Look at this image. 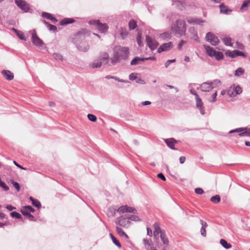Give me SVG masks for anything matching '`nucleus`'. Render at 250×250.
<instances>
[{
    "mask_svg": "<svg viewBox=\"0 0 250 250\" xmlns=\"http://www.w3.org/2000/svg\"><path fill=\"white\" fill-rule=\"evenodd\" d=\"M75 21V20L72 18H65L60 21V25H65L68 24L72 23Z\"/></svg>",
    "mask_w": 250,
    "mask_h": 250,
    "instance_id": "cd10ccee",
    "label": "nucleus"
},
{
    "mask_svg": "<svg viewBox=\"0 0 250 250\" xmlns=\"http://www.w3.org/2000/svg\"><path fill=\"white\" fill-rule=\"evenodd\" d=\"M116 214V211L113 208H109L108 211V215L111 216H114Z\"/></svg>",
    "mask_w": 250,
    "mask_h": 250,
    "instance_id": "6e6d98bb",
    "label": "nucleus"
},
{
    "mask_svg": "<svg viewBox=\"0 0 250 250\" xmlns=\"http://www.w3.org/2000/svg\"><path fill=\"white\" fill-rule=\"evenodd\" d=\"M143 61H144L143 58L136 57L131 61L130 64L131 65H135L138 64L140 62Z\"/></svg>",
    "mask_w": 250,
    "mask_h": 250,
    "instance_id": "c756f323",
    "label": "nucleus"
},
{
    "mask_svg": "<svg viewBox=\"0 0 250 250\" xmlns=\"http://www.w3.org/2000/svg\"><path fill=\"white\" fill-rule=\"evenodd\" d=\"M209 82L203 83L201 85V89L202 91H209L211 90V87Z\"/></svg>",
    "mask_w": 250,
    "mask_h": 250,
    "instance_id": "4be33fe9",
    "label": "nucleus"
},
{
    "mask_svg": "<svg viewBox=\"0 0 250 250\" xmlns=\"http://www.w3.org/2000/svg\"><path fill=\"white\" fill-rule=\"evenodd\" d=\"M102 62H94L89 64V66L92 68H100L102 66Z\"/></svg>",
    "mask_w": 250,
    "mask_h": 250,
    "instance_id": "58836bf2",
    "label": "nucleus"
},
{
    "mask_svg": "<svg viewBox=\"0 0 250 250\" xmlns=\"http://www.w3.org/2000/svg\"><path fill=\"white\" fill-rule=\"evenodd\" d=\"M29 199L32 202V204L33 205V206L36 208H41L42 205L40 202L39 200L34 199L32 196H30Z\"/></svg>",
    "mask_w": 250,
    "mask_h": 250,
    "instance_id": "393cba45",
    "label": "nucleus"
},
{
    "mask_svg": "<svg viewBox=\"0 0 250 250\" xmlns=\"http://www.w3.org/2000/svg\"><path fill=\"white\" fill-rule=\"evenodd\" d=\"M129 49L125 47H115L114 49L113 56L111 58V63L114 65L122 60H126L128 57Z\"/></svg>",
    "mask_w": 250,
    "mask_h": 250,
    "instance_id": "f03ea898",
    "label": "nucleus"
},
{
    "mask_svg": "<svg viewBox=\"0 0 250 250\" xmlns=\"http://www.w3.org/2000/svg\"><path fill=\"white\" fill-rule=\"evenodd\" d=\"M165 142L167 145L172 150H176L175 147V144L177 143V141L174 138H169L165 140Z\"/></svg>",
    "mask_w": 250,
    "mask_h": 250,
    "instance_id": "a211bd4d",
    "label": "nucleus"
},
{
    "mask_svg": "<svg viewBox=\"0 0 250 250\" xmlns=\"http://www.w3.org/2000/svg\"><path fill=\"white\" fill-rule=\"evenodd\" d=\"M87 118L91 122H95L97 121V117L95 115L92 114H88L87 115Z\"/></svg>",
    "mask_w": 250,
    "mask_h": 250,
    "instance_id": "8fccbe9b",
    "label": "nucleus"
},
{
    "mask_svg": "<svg viewBox=\"0 0 250 250\" xmlns=\"http://www.w3.org/2000/svg\"><path fill=\"white\" fill-rule=\"evenodd\" d=\"M0 187H1L5 191H8L9 189V187L5 183L0 180Z\"/></svg>",
    "mask_w": 250,
    "mask_h": 250,
    "instance_id": "864d4df0",
    "label": "nucleus"
},
{
    "mask_svg": "<svg viewBox=\"0 0 250 250\" xmlns=\"http://www.w3.org/2000/svg\"><path fill=\"white\" fill-rule=\"evenodd\" d=\"M173 4L175 5L178 9L183 10L185 9L186 1L185 0H173Z\"/></svg>",
    "mask_w": 250,
    "mask_h": 250,
    "instance_id": "f3484780",
    "label": "nucleus"
},
{
    "mask_svg": "<svg viewBox=\"0 0 250 250\" xmlns=\"http://www.w3.org/2000/svg\"><path fill=\"white\" fill-rule=\"evenodd\" d=\"M242 90L241 87L237 85L233 88L231 87L227 92V94L230 97L235 96L236 95L240 94L242 93Z\"/></svg>",
    "mask_w": 250,
    "mask_h": 250,
    "instance_id": "9b49d317",
    "label": "nucleus"
},
{
    "mask_svg": "<svg viewBox=\"0 0 250 250\" xmlns=\"http://www.w3.org/2000/svg\"><path fill=\"white\" fill-rule=\"evenodd\" d=\"M160 238L163 243L166 246L168 245L169 240L166 235L165 231L160 234Z\"/></svg>",
    "mask_w": 250,
    "mask_h": 250,
    "instance_id": "a878e982",
    "label": "nucleus"
},
{
    "mask_svg": "<svg viewBox=\"0 0 250 250\" xmlns=\"http://www.w3.org/2000/svg\"><path fill=\"white\" fill-rule=\"evenodd\" d=\"M146 248L147 250H156L153 247L151 241H147V245L146 246Z\"/></svg>",
    "mask_w": 250,
    "mask_h": 250,
    "instance_id": "a18cd8bd",
    "label": "nucleus"
},
{
    "mask_svg": "<svg viewBox=\"0 0 250 250\" xmlns=\"http://www.w3.org/2000/svg\"><path fill=\"white\" fill-rule=\"evenodd\" d=\"M219 7L220 8V12L223 14H228L232 11L231 10L227 9L224 3L221 4L219 5Z\"/></svg>",
    "mask_w": 250,
    "mask_h": 250,
    "instance_id": "bb28decb",
    "label": "nucleus"
},
{
    "mask_svg": "<svg viewBox=\"0 0 250 250\" xmlns=\"http://www.w3.org/2000/svg\"><path fill=\"white\" fill-rule=\"evenodd\" d=\"M4 77L8 81H11L14 78L13 74L9 70H3L1 72Z\"/></svg>",
    "mask_w": 250,
    "mask_h": 250,
    "instance_id": "6ab92c4d",
    "label": "nucleus"
},
{
    "mask_svg": "<svg viewBox=\"0 0 250 250\" xmlns=\"http://www.w3.org/2000/svg\"><path fill=\"white\" fill-rule=\"evenodd\" d=\"M176 62L175 59H172V60H168L166 61L165 62V65L166 68H167L168 66L170 65L171 63L174 62Z\"/></svg>",
    "mask_w": 250,
    "mask_h": 250,
    "instance_id": "13d9d810",
    "label": "nucleus"
},
{
    "mask_svg": "<svg viewBox=\"0 0 250 250\" xmlns=\"http://www.w3.org/2000/svg\"><path fill=\"white\" fill-rule=\"evenodd\" d=\"M200 222L202 225V227H201V228L200 229L201 234L203 237H205L207 235L206 229L208 227V224H207V222L204 221L202 220H200Z\"/></svg>",
    "mask_w": 250,
    "mask_h": 250,
    "instance_id": "412c9836",
    "label": "nucleus"
},
{
    "mask_svg": "<svg viewBox=\"0 0 250 250\" xmlns=\"http://www.w3.org/2000/svg\"><path fill=\"white\" fill-rule=\"evenodd\" d=\"M115 222L117 225L124 228H128L131 223L129 219H127V217H125L123 216H121L116 218Z\"/></svg>",
    "mask_w": 250,
    "mask_h": 250,
    "instance_id": "0eeeda50",
    "label": "nucleus"
},
{
    "mask_svg": "<svg viewBox=\"0 0 250 250\" xmlns=\"http://www.w3.org/2000/svg\"><path fill=\"white\" fill-rule=\"evenodd\" d=\"M21 212L22 215L25 216H27L30 213V212H28V210H27L26 208H25V206L21 209Z\"/></svg>",
    "mask_w": 250,
    "mask_h": 250,
    "instance_id": "5fc2aeb1",
    "label": "nucleus"
},
{
    "mask_svg": "<svg viewBox=\"0 0 250 250\" xmlns=\"http://www.w3.org/2000/svg\"><path fill=\"white\" fill-rule=\"evenodd\" d=\"M204 48L206 50L207 54L209 56H210L211 57H214V56L215 55V53L216 51H215L213 49V48H212V47H210L209 46L207 45H204Z\"/></svg>",
    "mask_w": 250,
    "mask_h": 250,
    "instance_id": "aec40b11",
    "label": "nucleus"
},
{
    "mask_svg": "<svg viewBox=\"0 0 250 250\" xmlns=\"http://www.w3.org/2000/svg\"><path fill=\"white\" fill-rule=\"evenodd\" d=\"M171 35L168 32H165L161 35V38L164 40L169 39Z\"/></svg>",
    "mask_w": 250,
    "mask_h": 250,
    "instance_id": "603ef678",
    "label": "nucleus"
},
{
    "mask_svg": "<svg viewBox=\"0 0 250 250\" xmlns=\"http://www.w3.org/2000/svg\"><path fill=\"white\" fill-rule=\"evenodd\" d=\"M10 215L12 217H14L17 219H21V221H23L21 215L19 213L16 211H13L11 212Z\"/></svg>",
    "mask_w": 250,
    "mask_h": 250,
    "instance_id": "c03bdc74",
    "label": "nucleus"
},
{
    "mask_svg": "<svg viewBox=\"0 0 250 250\" xmlns=\"http://www.w3.org/2000/svg\"><path fill=\"white\" fill-rule=\"evenodd\" d=\"M42 21L48 28L50 31H52L54 32L57 31V28L55 25L50 24L45 20H42Z\"/></svg>",
    "mask_w": 250,
    "mask_h": 250,
    "instance_id": "b1692460",
    "label": "nucleus"
},
{
    "mask_svg": "<svg viewBox=\"0 0 250 250\" xmlns=\"http://www.w3.org/2000/svg\"><path fill=\"white\" fill-rule=\"evenodd\" d=\"M221 39L225 45L229 46H231L232 45V43L231 42L232 40L229 37L226 36L221 38Z\"/></svg>",
    "mask_w": 250,
    "mask_h": 250,
    "instance_id": "5701e85b",
    "label": "nucleus"
},
{
    "mask_svg": "<svg viewBox=\"0 0 250 250\" xmlns=\"http://www.w3.org/2000/svg\"><path fill=\"white\" fill-rule=\"evenodd\" d=\"M146 42L148 47L151 50H154L158 45V43L155 40L152 39L148 35L146 36Z\"/></svg>",
    "mask_w": 250,
    "mask_h": 250,
    "instance_id": "9d476101",
    "label": "nucleus"
},
{
    "mask_svg": "<svg viewBox=\"0 0 250 250\" xmlns=\"http://www.w3.org/2000/svg\"><path fill=\"white\" fill-rule=\"evenodd\" d=\"M187 43L186 41H185L184 40H181L180 42L178 44V49L181 50L182 48V46L184 44Z\"/></svg>",
    "mask_w": 250,
    "mask_h": 250,
    "instance_id": "0e129e2a",
    "label": "nucleus"
},
{
    "mask_svg": "<svg viewBox=\"0 0 250 250\" xmlns=\"http://www.w3.org/2000/svg\"><path fill=\"white\" fill-rule=\"evenodd\" d=\"M15 2L17 5L22 10L25 12H28L29 7L28 4L26 1L23 0H15Z\"/></svg>",
    "mask_w": 250,
    "mask_h": 250,
    "instance_id": "f8f14e48",
    "label": "nucleus"
},
{
    "mask_svg": "<svg viewBox=\"0 0 250 250\" xmlns=\"http://www.w3.org/2000/svg\"><path fill=\"white\" fill-rule=\"evenodd\" d=\"M157 177L164 181H165L166 180V178L165 175L162 173H160L158 174Z\"/></svg>",
    "mask_w": 250,
    "mask_h": 250,
    "instance_id": "774afa93",
    "label": "nucleus"
},
{
    "mask_svg": "<svg viewBox=\"0 0 250 250\" xmlns=\"http://www.w3.org/2000/svg\"><path fill=\"white\" fill-rule=\"evenodd\" d=\"M42 16L43 18H45L46 19L50 20H51V18H52V17H53V15L52 14H51L50 13H49L45 12H42Z\"/></svg>",
    "mask_w": 250,
    "mask_h": 250,
    "instance_id": "de8ad7c7",
    "label": "nucleus"
},
{
    "mask_svg": "<svg viewBox=\"0 0 250 250\" xmlns=\"http://www.w3.org/2000/svg\"><path fill=\"white\" fill-rule=\"evenodd\" d=\"M172 47L173 43L171 42L163 43L158 48V52L160 53L163 51H168L170 50Z\"/></svg>",
    "mask_w": 250,
    "mask_h": 250,
    "instance_id": "2eb2a0df",
    "label": "nucleus"
},
{
    "mask_svg": "<svg viewBox=\"0 0 250 250\" xmlns=\"http://www.w3.org/2000/svg\"><path fill=\"white\" fill-rule=\"evenodd\" d=\"M225 54L227 56H229L231 58H234L238 56H243L244 57H247V55L245 53L238 50H234L232 51L228 50L225 52Z\"/></svg>",
    "mask_w": 250,
    "mask_h": 250,
    "instance_id": "1a4fd4ad",
    "label": "nucleus"
},
{
    "mask_svg": "<svg viewBox=\"0 0 250 250\" xmlns=\"http://www.w3.org/2000/svg\"><path fill=\"white\" fill-rule=\"evenodd\" d=\"M187 30L186 21L181 19L177 20L175 22L172 23L171 30L175 35L181 37L185 35Z\"/></svg>",
    "mask_w": 250,
    "mask_h": 250,
    "instance_id": "7ed1b4c3",
    "label": "nucleus"
},
{
    "mask_svg": "<svg viewBox=\"0 0 250 250\" xmlns=\"http://www.w3.org/2000/svg\"><path fill=\"white\" fill-rule=\"evenodd\" d=\"M208 82L211 86L210 87H211L212 89L219 86L221 84V81L218 79H215Z\"/></svg>",
    "mask_w": 250,
    "mask_h": 250,
    "instance_id": "c85d7f7f",
    "label": "nucleus"
},
{
    "mask_svg": "<svg viewBox=\"0 0 250 250\" xmlns=\"http://www.w3.org/2000/svg\"><path fill=\"white\" fill-rule=\"evenodd\" d=\"M109 236L112 239L113 243L117 246L119 248H121L122 247L121 243L119 242V241L116 239V237L114 236V235L112 233L109 234Z\"/></svg>",
    "mask_w": 250,
    "mask_h": 250,
    "instance_id": "f704fd0d",
    "label": "nucleus"
},
{
    "mask_svg": "<svg viewBox=\"0 0 250 250\" xmlns=\"http://www.w3.org/2000/svg\"><path fill=\"white\" fill-rule=\"evenodd\" d=\"M128 27L130 30H133L137 27V22L134 20H131L128 23Z\"/></svg>",
    "mask_w": 250,
    "mask_h": 250,
    "instance_id": "e433bc0d",
    "label": "nucleus"
},
{
    "mask_svg": "<svg viewBox=\"0 0 250 250\" xmlns=\"http://www.w3.org/2000/svg\"><path fill=\"white\" fill-rule=\"evenodd\" d=\"M195 192L198 194H202L204 193V190L202 188H198L195 189Z\"/></svg>",
    "mask_w": 250,
    "mask_h": 250,
    "instance_id": "680f3d73",
    "label": "nucleus"
},
{
    "mask_svg": "<svg viewBox=\"0 0 250 250\" xmlns=\"http://www.w3.org/2000/svg\"><path fill=\"white\" fill-rule=\"evenodd\" d=\"M220 243L221 245L226 249H229L231 248V245L230 243H228L225 239H221Z\"/></svg>",
    "mask_w": 250,
    "mask_h": 250,
    "instance_id": "72a5a7b5",
    "label": "nucleus"
},
{
    "mask_svg": "<svg viewBox=\"0 0 250 250\" xmlns=\"http://www.w3.org/2000/svg\"><path fill=\"white\" fill-rule=\"evenodd\" d=\"M116 230L118 234L122 237H125V238L128 239V235L125 233V232L123 230V229L119 227H116Z\"/></svg>",
    "mask_w": 250,
    "mask_h": 250,
    "instance_id": "7c9ffc66",
    "label": "nucleus"
},
{
    "mask_svg": "<svg viewBox=\"0 0 250 250\" xmlns=\"http://www.w3.org/2000/svg\"><path fill=\"white\" fill-rule=\"evenodd\" d=\"M25 208H26L28 210V212H34L35 210L34 208H33L31 206L28 205L25 206Z\"/></svg>",
    "mask_w": 250,
    "mask_h": 250,
    "instance_id": "338daca9",
    "label": "nucleus"
},
{
    "mask_svg": "<svg viewBox=\"0 0 250 250\" xmlns=\"http://www.w3.org/2000/svg\"><path fill=\"white\" fill-rule=\"evenodd\" d=\"M12 184L13 187L17 189V190L19 191L20 189V186L19 184L17 182H13Z\"/></svg>",
    "mask_w": 250,
    "mask_h": 250,
    "instance_id": "bf43d9fd",
    "label": "nucleus"
},
{
    "mask_svg": "<svg viewBox=\"0 0 250 250\" xmlns=\"http://www.w3.org/2000/svg\"><path fill=\"white\" fill-rule=\"evenodd\" d=\"M118 212L121 213H124L125 212H130L134 214H137V210L131 207H128L127 205L122 206L119 207L117 210Z\"/></svg>",
    "mask_w": 250,
    "mask_h": 250,
    "instance_id": "6e6552de",
    "label": "nucleus"
},
{
    "mask_svg": "<svg viewBox=\"0 0 250 250\" xmlns=\"http://www.w3.org/2000/svg\"><path fill=\"white\" fill-rule=\"evenodd\" d=\"M206 40L213 46L217 45L219 43L218 38L211 32H208L206 34Z\"/></svg>",
    "mask_w": 250,
    "mask_h": 250,
    "instance_id": "39448f33",
    "label": "nucleus"
},
{
    "mask_svg": "<svg viewBox=\"0 0 250 250\" xmlns=\"http://www.w3.org/2000/svg\"><path fill=\"white\" fill-rule=\"evenodd\" d=\"M137 78V77H136L135 73H131L129 76V79L130 81H134L136 80Z\"/></svg>",
    "mask_w": 250,
    "mask_h": 250,
    "instance_id": "69168bd1",
    "label": "nucleus"
},
{
    "mask_svg": "<svg viewBox=\"0 0 250 250\" xmlns=\"http://www.w3.org/2000/svg\"><path fill=\"white\" fill-rule=\"evenodd\" d=\"M214 57L217 60L220 61L224 58V54L222 52L216 51Z\"/></svg>",
    "mask_w": 250,
    "mask_h": 250,
    "instance_id": "79ce46f5",
    "label": "nucleus"
},
{
    "mask_svg": "<svg viewBox=\"0 0 250 250\" xmlns=\"http://www.w3.org/2000/svg\"><path fill=\"white\" fill-rule=\"evenodd\" d=\"M31 41L33 44L38 47L42 46L44 44L43 41L37 35L35 30L32 31Z\"/></svg>",
    "mask_w": 250,
    "mask_h": 250,
    "instance_id": "423d86ee",
    "label": "nucleus"
},
{
    "mask_svg": "<svg viewBox=\"0 0 250 250\" xmlns=\"http://www.w3.org/2000/svg\"><path fill=\"white\" fill-rule=\"evenodd\" d=\"M245 130V127H239L236 128L235 129L231 130L229 131V133H233L234 132H237V133H241V132L244 131Z\"/></svg>",
    "mask_w": 250,
    "mask_h": 250,
    "instance_id": "09e8293b",
    "label": "nucleus"
},
{
    "mask_svg": "<svg viewBox=\"0 0 250 250\" xmlns=\"http://www.w3.org/2000/svg\"><path fill=\"white\" fill-rule=\"evenodd\" d=\"M136 82L138 83L141 84H146L145 81L140 78H137V79L136 80Z\"/></svg>",
    "mask_w": 250,
    "mask_h": 250,
    "instance_id": "e2e57ef3",
    "label": "nucleus"
},
{
    "mask_svg": "<svg viewBox=\"0 0 250 250\" xmlns=\"http://www.w3.org/2000/svg\"><path fill=\"white\" fill-rule=\"evenodd\" d=\"M210 201L214 204H218L221 201L220 196L219 195H216L212 196L210 198Z\"/></svg>",
    "mask_w": 250,
    "mask_h": 250,
    "instance_id": "4c0bfd02",
    "label": "nucleus"
},
{
    "mask_svg": "<svg viewBox=\"0 0 250 250\" xmlns=\"http://www.w3.org/2000/svg\"><path fill=\"white\" fill-rule=\"evenodd\" d=\"M105 78L107 80L110 79H114L118 82H121V83H128V81L124 80L123 79H120V78H119L116 76H112L110 75H107L105 77Z\"/></svg>",
    "mask_w": 250,
    "mask_h": 250,
    "instance_id": "2f4dec72",
    "label": "nucleus"
},
{
    "mask_svg": "<svg viewBox=\"0 0 250 250\" xmlns=\"http://www.w3.org/2000/svg\"><path fill=\"white\" fill-rule=\"evenodd\" d=\"M120 31V35H121V36L122 38V39H125L128 35V32L127 31L126 29L125 28H124L122 27V28H121Z\"/></svg>",
    "mask_w": 250,
    "mask_h": 250,
    "instance_id": "37998d69",
    "label": "nucleus"
},
{
    "mask_svg": "<svg viewBox=\"0 0 250 250\" xmlns=\"http://www.w3.org/2000/svg\"><path fill=\"white\" fill-rule=\"evenodd\" d=\"M153 227L154 229V238L158 240H159V235L161 234L162 232H164L165 231L162 230L160 227L159 223L158 222H155L153 225Z\"/></svg>",
    "mask_w": 250,
    "mask_h": 250,
    "instance_id": "ddd939ff",
    "label": "nucleus"
},
{
    "mask_svg": "<svg viewBox=\"0 0 250 250\" xmlns=\"http://www.w3.org/2000/svg\"><path fill=\"white\" fill-rule=\"evenodd\" d=\"M249 6H250V0H244L240 7V10H244L247 9Z\"/></svg>",
    "mask_w": 250,
    "mask_h": 250,
    "instance_id": "c9c22d12",
    "label": "nucleus"
},
{
    "mask_svg": "<svg viewBox=\"0 0 250 250\" xmlns=\"http://www.w3.org/2000/svg\"><path fill=\"white\" fill-rule=\"evenodd\" d=\"M99 62H102V64H107L109 61V56L107 52H103L100 53L99 57Z\"/></svg>",
    "mask_w": 250,
    "mask_h": 250,
    "instance_id": "4468645a",
    "label": "nucleus"
},
{
    "mask_svg": "<svg viewBox=\"0 0 250 250\" xmlns=\"http://www.w3.org/2000/svg\"><path fill=\"white\" fill-rule=\"evenodd\" d=\"M13 30L14 31V32L16 33L17 36L21 40L23 41H26V39L25 37L24 36L23 33L20 31L18 30L17 29H16L15 28H13Z\"/></svg>",
    "mask_w": 250,
    "mask_h": 250,
    "instance_id": "473e14b6",
    "label": "nucleus"
},
{
    "mask_svg": "<svg viewBox=\"0 0 250 250\" xmlns=\"http://www.w3.org/2000/svg\"><path fill=\"white\" fill-rule=\"evenodd\" d=\"M87 33V30L86 29H83L75 34L73 39V42L77 48L83 52H86L89 49L88 43L84 41L85 35Z\"/></svg>",
    "mask_w": 250,
    "mask_h": 250,
    "instance_id": "f257e3e1",
    "label": "nucleus"
},
{
    "mask_svg": "<svg viewBox=\"0 0 250 250\" xmlns=\"http://www.w3.org/2000/svg\"><path fill=\"white\" fill-rule=\"evenodd\" d=\"M127 219L135 222H138L141 220L140 218L138 216L135 215H130L127 216Z\"/></svg>",
    "mask_w": 250,
    "mask_h": 250,
    "instance_id": "49530a36",
    "label": "nucleus"
},
{
    "mask_svg": "<svg viewBox=\"0 0 250 250\" xmlns=\"http://www.w3.org/2000/svg\"><path fill=\"white\" fill-rule=\"evenodd\" d=\"M217 95V92H215V93H214L212 94V95L211 96V99H209L208 101L211 103H213V102H215L216 100Z\"/></svg>",
    "mask_w": 250,
    "mask_h": 250,
    "instance_id": "4d7b16f0",
    "label": "nucleus"
},
{
    "mask_svg": "<svg viewBox=\"0 0 250 250\" xmlns=\"http://www.w3.org/2000/svg\"><path fill=\"white\" fill-rule=\"evenodd\" d=\"M89 23L96 26L99 31L102 33L107 32L108 26L106 23H102L99 21H91Z\"/></svg>",
    "mask_w": 250,
    "mask_h": 250,
    "instance_id": "20e7f679",
    "label": "nucleus"
},
{
    "mask_svg": "<svg viewBox=\"0 0 250 250\" xmlns=\"http://www.w3.org/2000/svg\"><path fill=\"white\" fill-rule=\"evenodd\" d=\"M141 40H142L141 36L138 35L137 37V43L139 46H141L143 45V42H142Z\"/></svg>",
    "mask_w": 250,
    "mask_h": 250,
    "instance_id": "052dcab7",
    "label": "nucleus"
},
{
    "mask_svg": "<svg viewBox=\"0 0 250 250\" xmlns=\"http://www.w3.org/2000/svg\"><path fill=\"white\" fill-rule=\"evenodd\" d=\"M245 128V130L244 131L241 132V133H240L239 134V136L250 137V128L248 129L246 127Z\"/></svg>",
    "mask_w": 250,
    "mask_h": 250,
    "instance_id": "ea45409f",
    "label": "nucleus"
},
{
    "mask_svg": "<svg viewBox=\"0 0 250 250\" xmlns=\"http://www.w3.org/2000/svg\"><path fill=\"white\" fill-rule=\"evenodd\" d=\"M53 56L57 60H63V57L60 53H54L53 54Z\"/></svg>",
    "mask_w": 250,
    "mask_h": 250,
    "instance_id": "3c124183",
    "label": "nucleus"
},
{
    "mask_svg": "<svg viewBox=\"0 0 250 250\" xmlns=\"http://www.w3.org/2000/svg\"><path fill=\"white\" fill-rule=\"evenodd\" d=\"M195 100L197 108L200 110V113L202 115H204L205 114V111L201 99L199 96H198V97H196Z\"/></svg>",
    "mask_w": 250,
    "mask_h": 250,
    "instance_id": "dca6fc26",
    "label": "nucleus"
},
{
    "mask_svg": "<svg viewBox=\"0 0 250 250\" xmlns=\"http://www.w3.org/2000/svg\"><path fill=\"white\" fill-rule=\"evenodd\" d=\"M244 69L242 67L238 68L235 71L234 75L237 77L240 76L244 73Z\"/></svg>",
    "mask_w": 250,
    "mask_h": 250,
    "instance_id": "a19ab883",
    "label": "nucleus"
}]
</instances>
